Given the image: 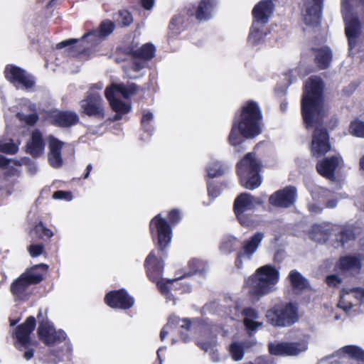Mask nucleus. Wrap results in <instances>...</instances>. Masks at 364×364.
Segmentation results:
<instances>
[{
  "label": "nucleus",
  "mask_w": 364,
  "mask_h": 364,
  "mask_svg": "<svg viewBox=\"0 0 364 364\" xmlns=\"http://www.w3.org/2000/svg\"><path fill=\"white\" fill-rule=\"evenodd\" d=\"M40 227L42 228L45 236L51 237L53 235V233L50 230L44 228L42 225L38 226V228Z\"/></svg>",
  "instance_id": "obj_60"
},
{
  "label": "nucleus",
  "mask_w": 364,
  "mask_h": 364,
  "mask_svg": "<svg viewBox=\"0 0 364 364\" xmlns=\"http://www.w3.org/2000/svg\"><path fill=\"white\" fill-rule=\"evenodd\" d=\"M363 302H364V289L354 288L348 291H343L338 305L345 311H348L353 306Z\"/></svg>",
  "instance_id": "obj_19"
},
{
  "label": "nucleus",
  "mask_w": 364,
  "mask_h": 364,
  "mask_svg": "<svg viewBox=\"0 0 364 364\" xmlns=\"http://www.w3.org/2000/svg\"><path fill=\"white\" fill-rule=\"evenodd\" d=\"M337 205V200L335 198H331L326 202V206L328 208H334Z\"/></svg>",
  "instance_id": "obj_61"
},
{
  "label": "nucleus",
  "mask_w": 364,
  "mask_h": 364,
  "mask_svg": "<svg viewBox=\"0 0 364 364\" xmlns=\"http://www.w3.org/2000/svg\"><path fill=\"white\" fill-rule=\"evenodd\" d=\"M274 8L272 0H262L255 6L252 10L254 21L252 25L251 39L253 38L254 32L258 31L260 23L265 25L268 22Z\"/></svg>",
  "instance_id": "obj_12"
},
{
  "label": "nucleus",
  "mask_w": 364,
  "mask_h": 364,
  "mask_svg": "<svg viewBox=\"0 0 364 364\" xmlns=\"http://www.w3.org/2000/svg\"><path fill=\"white\" fill-rule=\"evenodd\" d=\"M44 265H36L26 269L18 279L11 285V292L18 299H26V291L28 287L34 284L40 282L43 279V274L39 271L40 267Z\"/></svg>",
  "instance_id": "obj_7"
},
{
  "label": "nucleus",
  "mask_w": 364,
  "mask_h": 364,
  "mask_svg": "<svg viewBox=\"0 0 364 364\" xmlns=\"http://www.w3.org/2000/svg\"><path fill=\"white\" fill-rule=\"evenodd\" d=\"M323 0H305L304 21L306 25L316 26L321 18Z\"/></svg>",
  "instance_id": "obj_18"
},
{
  "label": "nucleus",
  "mask_w": 364,
  "mask_h": 364,
  "mask_svg": "<svg viewBox=\"0 0 364 364\" xmlns=\"http://www.w3.org/2000/svg\"><path fill=\"white\" fill-rule=\"evenodd\" d=\"M323 83L318 77L313 76L305 85L301 101L302 114L307 128L315 126L311 144V153L314 157L326 154L331 149L328 134L321 123L328 111L322 97Z\"/></svg>",
  "instance_id": "obj_1"
},
{
  "label": "nucleus",
  "mask_w": 364,
  "mask_h": 364,
  "mask_svg": "<svg viewBox=\"0 0 364 364\" xmlns=\"http://www.w3.org/2000/svg\"><path fill=\"white\" fill-rule=\"evenodd\" d=\"M260 203L259 198L247 193H241L235 198L234 210L241 225L248 226L252 224L251 213Z\"/></svg>",
  "instance_id": "obj_8"
},
{
  "label": "nucleus",
  "mask_w": 364,
  "mask_h": 364,
  "mask_svg": "<svg viewBox=\"0 0 364 364\" xmlns=\"http://www.w3.org/2000/svg\"><path fill=\"white\" fill-rule=\"evenodd\" d=\"M338 267L343 271L356 272L360 268V260L355 257H346L340 259Z\"/></svg>",
  "instance_id": "obj_33"
},
{
  "label": "nucleus",
  "mask_w": 364,
  "mask_h": 364,
  "mask_svg": "<svg viewBox=\"0 0 364 364\" xmlns=\"http://www.w3.org/2000/svg\"><path fill=\"white\" fill-rule=\"evenodd\" d=\"M261 112L258 105L254 102H250L242 108L238 119L234 121L229 136L230 143L234 146H240L243 142V138H253L261 133L260 122Z\"/></svg>",
  "instance_id": "obj_2"
},
{
  "label": "nucleus",
  "mask_w": 364,
  "mask_h": 364,
  "mask_svg": "<svg viewBox=\"0 0 364 364\" xmlns=\"http://www.w3.org/2000/svg\"><path fill=\"white\" fill-rule=\"evenodd\" d=\"M230 353L235 361L242 360L244 356L243 348L241 344L237 343H234L230 346Z\"/></svg>",
  "instance_id": "obj_41"
},
{
  "label": "nucleus",
  "mask_w": 364,
  "mask_h": 364,
  "mask_svg": "<svg viewBox=\"0 0 364 364\" xmlns=\"http://www.w3.org/2000/svg\"><path fill=\"white\" fill-rule=\"evenodd\" d=\"M178 279L166 280L161 279L157 281V286L161 293L168 299L173 298V294L169 292L175 291L178 285Z\"/></svg>",
  "instance_id": "obj_36"
},
{
  "label": "nucleus",
  "mask_w": 364,
  "mask_h": 364,
  "mask_svg": "<svg viewBox=\"0 0 364 364\" xmlns=\"http://www.w3.org/2000/svg\"><path fill=\"white\" fill-rule=\"evenodd\" d=\"M266 318L274 326H289L297 321L298 309L291 303L275 304L267 311Z\"/></svg>",
  "instance_id": "obj_6"
},
{
  "label": "nucleus",
  "mask_w": 364,
  "mask_h": 364,
  "mask_svg": "<svg viewBox=\"0 0 364 364\" xmlns=\"http://www.w3.org/2000/svg\"><path fill=\"white\" fill-rule=\"evenodd\" d=\"M154 118V115L151 112H147L144 114L143 117L141 119V124L144 128L146 127V125L149 124L150 121H151Z\"/></svg>",
  "instance_id": "obj_53"
},
{
  "label": "nucleus",
  "mask_w": 364,
  "mask_h": 364,
  "mask_svg": "<svg viewBox=\"0 0 364 364\" xmlns=\"http://www.w3.org/2000/svg\"><path fill=\"white\" fill-rule=\"evenodd\" d=\"M48 120L55 126L68 127L76 124L79 117L74 112L54 110L49 113Z\"/></svg>",
  "instance_id": "obj_21"
},
{
  "label": "nucleus",
  "mask_w": 364,
  "mask_h": 364,
  "mask_svg": "<svg viewBox=\"0 0 364 364\" xmlns=\"http://www.w3.org/2000/svg\"><path fill=\"white\" fill-rule=\"evenodd\" d=\"M307 346L305 343H274L269 345L272 355L293 356L305 351Z\"/></svg>",
  "instance_id": "obj_17"
},
{
  "label": "nucleus",
  "mask_w": 364,
  "mask_h": 364,
  "mask_svg": "<svg viewBox=\"0 0 364 364\" xmlns=\"http://www.w3.org/2000/svg\"><path fill=\"white\" fill-rule=\"evenodd\" d=\"M43 246L42 245H31L28 251L32 257L39 256L43 253Z\"/></svg>",
  "instance_id": "obj_47"
},
{
  "label": "nucleus",
  "mask_w": 364,
  "mask_h": 364,
  "mask_svg": "<svg viewBox=\"0 0 364 364\" xmlns=\"http://www.w3.org/2000/svg\"><path fill=\"white\" fill-rule=\"evenodd\" d=\"M48 140V161L50 165L55 168H60L63 165V159L60 154V149L63 142L59 141L53 136H50Z\"/></svg>",
  "instance_id": "obj_24"
},
{
  "label": "nucleus",
  "mask_w": 364,
  "mask_h": 364,
  "mask_svg": "<svg viewBox=\"0 0 364 364\" xmlns=\"http://www.w3.org/2000/svg\"><path fill=\"white\" fill-rule=\"evenodd\" d=\"M0 151L7 154H13L17 152L18 146L13 143L0 144Z\"/></svg>",
  "instance_id": "obj_44"
},
{
  "label": "nucleus",
  "mask_w": 364,
  "mask_h": 364,
  "mask_svg": "<svg viewBox=\"0 0 364 364\" xmlns=\"http://www.w3.org/2000/svg\"><path fill=\"white\" fill-rule=\"evenodd\" d=\"M208 195L213 198H215L220 194L219 190L215 186H211L208 185Z\"/></svg>",
  "instance_id": "obj_55"
},
{
  "label": "nucleus",
  "mask_w": 364,
  "mask_h": 364,
  "mask_svg": "<svg viewBox=\"0 0 364 364\" xmlns=\"http://www.w3.org/2000/svg\"><path fill=\"white\" fill-rule=\"evenodd\" d=\"M155 48L151 43H146L139 49L134 51L133 54L135 58L133 63V69L135 71H139L144 68L146 60H150L154 55Z\"/></svg>",
  "instance_id": "obj_23"
},
{
  "label": "nucleus",
  "mask_w": 364,
  "mask_h": 364,
  "mask_svg": "<svg viewBox=\"0 0 364 364\" xmlns=\"http://www.w3.org/2000/svg\"><path fill=\"white\" fill-rule=\"evenodd\" d=\"M137 90V86L133 83L127 85L121 83L112 84L106 88L105 97L112 109L116 112L115 120H119L122 114L128 113L131 109L129 104L122 102L118 97L122 96L126 99L129 98L136 94Z\"/></svg>",
  "instance_id": "obj_4"
},
{
  "label": "nucleus",
  "mask_w": 364,
  "mask_h": 364,
  "mask_svg": "<svg viewBox=\"0 0 364 364\" xmlns=\"http://www.w3.org/2000/svg\"><path fill=\"white\" fill-rule=\"evenodd\" d=\"M119 15L123 26H129L132 22V17L127 11H120Z\"/></svg>",
  "instance_id": "obj_48"
},
{
  "label": "nucleus",
  "mask_w": 364,
  "mask_h": 364,
  "mask_svg": "<svg viewBox=\"0 0 364 364\" xmlns=\"http://www.w3.org/2000/svg\"><path fill=\"white\" fill-rule=\"evenodd\" d=\"M296 197V188L289 186L272 194L269 200L272 205L287 208L294 203Z\"/></svg>",
  "instance_id": "obj_20"
},
{
  "label": "nucleus",
  "mask_w": 364,
  "mask_h": 364,
  "mask_svg": "<svg viewBox=\"0 0 364 364\" xmlns=\"http://www.w3.org/2000/svg\"><path fill=\"white\" fill-rule=\"evenodd\" d=\"M263 238V233L257 232L242 242L241 248L237 254L235 262L237 269H242L244 263L252 259L254 254L257 251Z\"/></svg>",
  "instance_id": "obj_9"
},
{
  "label": "nucleus",
  "mask_w": 364,
  "mask_h": 364,
  "mask_svg": "<svg viewBox=\"0 0 364 364\" xmlns=\"http://www.w3.org/2000/svg\"><path fill=\"white\" fill-rule=\"evenodd\" d=\"M198 345L199 346V347L201 349H203V350H204L205 351H207L210 348V346H211V344L210 343H198Z\"/></svg>",
  "instance_id": "obj_64"
},
{
  "label": "nucleus",
  "mask_w": 364,
  "mask_h": 364,
  "mask_svg": "<svg viewBox=\"0 0 364 364\" xmlns=\"http://www.w3.org/2000/svg\"><path fill=\"white\" fill-rule=\"evenodd\" d=\"M259 170V162L255 156L252 153L247 154L237 164V174L242 186L251 190L259 187L262 183Z\"/></svg>",
  "instance_id": "obj_5"
},
{
  "label": "nucleus",
  "mask_w": 364,
  "mask_h": 364,
  "mask_svg": "<svg viewBox=\"0 0 364 364\" xmlns=\"http://www.w3.org/2000/svg\"><path fill=\"white\" fill-rule=\"evenodd\" d=\"M190 265L193 267V271L195 272H199L203 270V268H201V266L203 265L202 262H200L198 259H193L190 262Z\"/></svg>",
  "instance_id": "obj_52"
},
{
  "label": "nucleus",
  "mask_w": 364,
  "mask_h": 364,
  "mask_svg": "<svg viewBox=\"0 0 364 364\" xmlns=\"http://www.w3.org/2000/svg\"><path fill=\"white\" fill-rule=\"evenodd\" d=\"M80 111L90 117L102 119L105 117L104 101L98 93H88L80 102Z\"/></svg>",
  "instance_id": "obj_11"
},
{
  "label": "nucleus",
  "mask_w": 364,
  "mask_h": 364,
  "mask_svg": "<svg viewBox=\"0 0 364 364\" xmlns=\"http://www.w3.org/2000/svg\"><path fill=\"white\" fill-rule=\"evenodd\" d=\"M316 193H318V195H320V194L321 195V196L322 198L321 200L323 203L326 202L325 198L330 196L331 194V193L329 191L324 189L323 188H318Z\"/></svg>",
  "instance_id": "obj_54"
},
{
  "label": "nucleus",
  "mask_w": 364,
  "mask_h": 364,
  "mask_svg": "<svg viewBox=\"0 0 364 364\" xmlns=\"http://www.w3.org/2000/svg\"><path fill=\"white\" fill-rule=\"evenodd\" d=\"M331 230V226L327 223L315 225L312 227L309 235L311 240L323 242L328 238Z\"/></svg>",
  "instance_id": "obj_31"
},
{
  "label": "nucleus",
  "mask_w": 364,
  "mask_h": 364,
  "mask_svg": "<svg viewBox=\"0 0 364 364\" xmlns=\"http://www.w3.org/2000/svg\"><path fill=\"white\" fill-rule=\"evenodd\" d=\"M309 211H311V213H318L321 210L320 207H318L316 204H310L309 205Z\"/></svg>",
  "instance_id": "obj_59"
},
{
  "label": "nucleus",
  "mask_w": 364,
  "mask_h": 364,
  "mask_svg": "<svg viewBox=\"0 0 364 364\" xmlns=\"http://www.w3.org/2000/svg\"><path fill=\"white\" fill-rule=\"evenodd\" d=\"M105 301L112 308L129 309L134 304L133 298L130 297L124 289L107 294Z\"/></svg>",
  "instance_id": "obj_22"
},
{
  "label": "nucleus",
  "mask_w": 364,
  "mask_h": 364,
  "mask_svg": "<svg viewBox=\"0 0 364 364\" xmlns=\"http://www.w3.org/2000/svg\"><path fill=\"white\" fill-rule=\"evenodd\" d=\"M289 278L295 290L300 291L307 287V281L297 271L291 270L289 274Z\"/></svg>",
  "instance_id": "obj_39"
},
{
  "label": "nucleus",
  "mask_w": 364,
  "mask_h": 364,
  "mask_svg": "<svg viewBox=\"0 0 364 364\" xmlns=\"http://www.w3.org/2000/svg\"><path fill=\"white\" fill-rule=\"evenodd\" d=\"M190 321L184 318L181 320L176 316H171L168 318L167 324L163 328L160 333V338L161 341H164L166 336L168 333L169 331L175 328H180L182 329L188 330L190 327Z\"/></svg>",
  "instance_id": "obj_29"
},
{
  "label": "nucleus",
  "mask_w": 364,
  "mask_h": 364,
  "mask_svg": "<svg viewBox=\"0 0 364 364\" xmlns=\"http://www.w3.org/2000/svg\"><path fill=\"white\" fill-rule=\"evenodd\" d=\"M53 198L55 199H65L70 200L72 199V195L70 192L58 191L54 192Z\"/></svg>",
  "instance_id": "obj_49"
},
{
  "label": "nucleus",
  "mask_w": 364,
  "mask_h": 364,
  "mask_svg": "<svg viewBox=\"0 0 364 364\" xmlns=\"http://www.w3.org/2000/svg\"><path fill=\"white\" fill-rule=\"evenodd\" d=\"M5 76L7 80L18 87H21L28 89L34 84V80L30 75L25 70L16 66L8 65L5 69Z\"/></svg>",
  "instance_id": "obj_16"
},
{
  "label": "nucleus",
  "mask_w": 364,
  "mask_h": 364,
  "mask_svg": "<svg viewBox=\"0 0 364 364\" xmlns=\"http://www.w3.org/2000/svg\"><path fill=\"white\" fill-rule=\"evenodd\" d=\"M103 88V84L102 82H98L94 84L90 87V90L89 93H95V90H101Z\"/></svg>",
  "instance_id": "obj_58"
},
{
  "label": "nucleus",
  "mask_w": 364,
  "mask_h": 364,
  "mask_svg": "<svg viewBox=\"0 0 364 364\" xmlns=\"http://www.w3.org/2000/svg\"><path fill=\"white\" fill-rule=\"evenodd\" d=\"M184 23H185L184 16H183L181 14L177 15L172 18L171 23H170V28L173 30L178 29Z\"/></svg>",
  "instance_id": "obj_46"
},
{
  "label": "nucleus",
  "mask_w": 364,
  "mask_h": 364,
  "mask_svg": "<svg viewBox=\"0 0 364 364\" xmlns=\"http://www.w3.org/2000/svg\"><path fill=\"white\" fill-rule=\"evenodd\" d=\"M45 144L41 133L35 130L31 133V139L26 145V151L33 157H38L43 154Z\"/></svg>",
  "instance_id": "obj_27"
},
{
  "label": "nucleus",
  "mask_w": 364,
  "mask_h": 364,
  "mask_svg": "<svg viewBox=\"0 0 364 364\" xmlns=\"http://www.w3.org/2000/svg\"><path fill=\"white\" fill-rule=\"evenodd\" d=\"M354 0H342V13L346 23V34L348 39L349 48L351 50L355 45V39L358 36L360 24L356 17L350 11V4Z\"/></svg>",
  "instance_id": "obj_10"
},
{
  "label": "nucleus",
  "mask_w": 364,
  "mask_h": 364,
  "mask_svg": "<svg viewBox=\"0 0 364 364\" xmlns=\"http://www.w3.org/2000/svg\"><path fill=\"white\" fill-rule=\"evenodd\" d=\"M205 170L209 178H216L223 176L228 170V166L215 159H211Z\"/></svg>",
  "instance_id": "obj_32"
},
{
  "label": "nucleus",
  "mask_w": 364,
  "mask_h": 364,
  "mask_svg": "<svg viewBox=\"0 0 364 364\" xmlns=\"http://www.w3.org/2000/svg\"><path fill=\"white\" fill-rule=\"evenodd\" d=\"M355 238V234L350 228H344L341 232L339 240L342 245Z\"/></svg>",
  "instance_id": "obj_42"
},
{
  "label": "nucleus",
  "mask_w": 364,
  "mask_h": 364,
  "mask_svg": "<svg viewBox=\"0 0 364 364\" xmlns=\"http://www.w3.org/2000/svg\"><path fill=\"white\" fill-rule=\"evenodd\" d=\"M77 41V39H70L68 41H62L60 43H58V47L59 48H64L68 45L75 43Z\"/></svg>",
  "instance_id": "obj_57"
},
{
  "label": "nucleus",
  "mask_w": 364,
  "mask_h": 364,
  "mask_svg": "<svg viewBox=\"0 0 364 364\" xmlns=\"http://www.w3.org/2000/svg\"><path fill=\"white\" fill-rule=\"evenodd\" d=\"M242 314L244 316V324L247 329L253 331L262 326V323L257 321L259 314L255 309L245 308Z\"/></svg>",
  "instance_id": "obj_30"
},
{
  "label": "nucleus",
  "mask_w": 364,
  "mask_h": 364,
  "mask_svg": "<svg viewBox=\"0 0 364 364\" xmlns=\"http://www.w3.org/2000/svg\"><path fill=\"white\" fill-rule=\"evenodd\" d=\"M345 354L348 355L350 357L364 361V351L356 346H346L341 348L340 350L336 351L333 356L343 355Z\"/></svg>",
  "instance_id": "obj_35"
},
{
  "label": "nucleus",
  "mask_w": 364,
  "mask_h": 364,
  "mask_svg": "<svg viewBox=\"0 0 364 364\" xmlns=\"http://www.w3.org/2000/svg\"><path fill=\"white\" fill-rule=\"evenodd\" d=\"M38 333L40 339L48 346L62 342L66 337L64 331H56L53 325L47 321H41L39 323Z\"/></svg>",
  "instance_id": "obj_15"
},
{
  "label": "nucleus",
  "mask_w": 364,
  "mask_h": 364,
  "mask_svg": "<svg viewBox=\"0 0 364 364\" xmlns=\"http://www.w3.org/2000/svg\"><path fill=\"white\" fill-rule=\"evenodd\" d=\"M145 264L149 278L154 281L156 280L157 277H160L163 272L164 263L158 259L154 251H152L148 255Z\"/></svg>",
  "instance_id": "obj_28"
},
{
  "label": "nucleus",
  "mask_w": 364,
  "mask_h": 364,
  "mask_svg": "<svg viewBox=\"0 0 364 364\" xmlns=\"http://www.w3.org/2000/svg\"><path fill=\"white\" fill-rule=\"evenodd\" d=\"M279 278V272L274 267L264 265L245 279L244 289L253 301H258L262 296L275 290Z\"/></svg>",
  "instance_id": "obj_3"
},
{
  "label": "nucleus",
  "mask_w": 364,
  "mask_h": 364,
  "mask_svg": "<svg viewBox=\"0 0 364 364\" xmlns=\"http://www.w3.org/2000/svg\"><path fill=\"white\" fill-rule=\"evenodd\" d=\"M210 356L213 361L217 362L219 360V354L216 350L211 351Z\"/></svg>",
  "instance_id": "obj_62"
},
{
  "label": "nucleus",
  "mask_w": 364,
  "mask_h": 364,
  "mask_svg": "<svg viewBox=\"0 0 364 364\" xmlns=\"http://www.w3.org/2000/svg\"><path fill=\"white\" fill-rule=\"evenodd\" d=\"M332 60L331 50L328 47H323L316 50L315 60L321 69L328 68Z\"/></svg>",
  "instance_id": "obj_34"
},
{
  "label": "nucleus",
  "mask_w": 364,
  "mask_h": 364,
  "mask_svg": "<svg viewBox=\"0 0 364 364\" xmlns=\"http://www.w3.org/2000/svg\"><path fill=\"white\" fill-rule=\"evenodd\" d=\"M16 116L21 121L25 122L29 125L34 124L38 120V115L35 112L28 115L22 113H17Z\"/></svg>",
  "instance_id": "obj_43"
},
{
  "label": "nucleus",
  "mask_w": 364,
  "mask_h": 364,
  "mask_svg": "<svg viewBox=\"0 0 364 364\" xmlns=\"http://www.w3.org/2000/svg\"><path fill=\"white\" fill-rule=\"evenodd\" d=\"M341 282L340 277L337 275H330L326 278V282L328 285L336 286Z\"/></svg>",
  "instance_id": "obj_51"
},
{
  "label": "nucleus",
  "mask_w": 364,
  "mask_h": 364,
  "mask_svg": "<svg viewBox=\"0 0 364 364\" xmlns=\"http://www.w3.org/2000/svg\"><path fill=\"white\" fill-rule=\"evenodd\" d=\"M236 241L237 240L235 237L228 236L223 240L221 245V248L229 251L235 245Z\"/></svg>",
  "instance_id": "obj_45"
},
{
  "label": "nucleus",
  "mask_w": 364,
  "mask_h": 364,
  "mask_svg": "<svg viewBox=\"0 0 364 364\" xmlns=\"http://www.w3.org/2000/svg\"><path fill=\"white\" fill-rule=\"evenodd\" d=\"M253 38L251 39L252 27L250 28V33L247 38V42L252 46H257L264 42L265 36L267 35V28L265 25L261 24L259 26V29L254 32Z\"/></svg>",
  "instance_id": "obj_38"
},
{
  "label": "nucleus",
  "mask_w": 364,
  "mask_h": 364,
  "mask_svg": "<svg viewBox=\"0 0 364 364\" xmlns=\"http://www.w3.org/2000/svg\"><path fill=\"white\" fill-rule=\"evenodd\" d=\"M150 229L152 235L156 231L159 247L161 249L165 248L171 242L172 235L171 229L166 219L157 215L151 220Z\"/></svg>",
  "instance_id": "obj_13"
},
{
  "label": "nucleus",
  "mask_w": 364,
  "mask_h": 364,
  "mask_svg": "<svg viewBox=\"0 0 364 364\" xmlns=\"http://www.w3.org/2000/svg\"><path fill=\"white\" fill-rule=\"evenodd\" d=\"M214 4L211 0H202L197 9L196 16L199 21L208 19L211 16V12Z\"/></svg>",
  "instance_id": "obj_37"
},
{
  "label": "nucleus",
  "mask_w": 364,
  "mask_h": 364,
  "mask_svg": "<svg viewBox=\"0 0 364 364\" xmlns=\"http://www.w3.org/2000/svg\"><path fill=\"white\" fill-rule=\"evenodd\" d=\"M349 132L355 136L364 138V122L358 120L352 122L349 126Z\"/></svg>",
  "instance_id": "obj_40"
},
{
  "label": "nucleus",
  "mask_w": 364,
  "mask_h": 364,
  "mask_svg": "<svg viewBox=\"0 0 364 364\" xmlns=\"http://www.w3.org/2000/svg\"><path fill=\"white\" fill-rule=\"evenodd\" d=\"M143 7L146 9H151L154 4V0H141Z\"/></svg>",
  "instance_id": "obj_56"
},
{
  "label": "nucleus",
  "mask_w": 364,
  "mask_h": 364,
  "mask_svg": "<svg viewBox=\"0 0 364 364\" xmlns=\"http://www.w3.org/2000/svg\"><path fill=\"white\" fill-rule=\"evenodd\" d=\"M36 326V319L33 316H29L26 321L17 327L16 331V338L20 343L27 346L30 343V333Z\"/></svg>",
  "instance_id": "obj_26"
},
{
  "label": "nucleus",
  "mask_w": 364,
  "mask_h": 364,
  "mask_svg": "<svg viewBox=\"0 0 364 364\" xmlns=\"http://www.w3.org/2000/svg\"><path fill=\"white\" fill-rule=\"evenodd\" d=\"M343 164L342 157L337 154L331 157H326L319 161L316 164V170L323 177L333 181L336 178L335 173L336 170L341 169Z\"/></svg>",
  "instance_id": "obj_14"
},
{
  "label": "nucleus",
  "mask_w": 364,
  "mask_h": 364,
  "mask_svg": "<svg viewBox=\"0 0 364 364\" xmlns=\"http://www.w3.org/2000/svg\"><path fill=\"white\" fill-rule=\"evenodd\" d=\"M114 29V23L109 20H106L102 22L99 30H95L85 34L82 38H87L92 45H96L101 40L112 33Z\"/></svg>",
  "instance_id": "obj_25"
},
{
  "label": "nucleus",
  "mask_w": 364,
  "mask_h": 364,
  "mask_svg": "<svg viewBox=\"0 0 364 364\" xmlns=\"http://www.w3.org/2000/svg\"><path fill=\"white\" fill-rule=\"evenodd\" d=\"M181 215L176 210H171L168 214V219L173 224L177 223L181 220Z\"/></svg>",
  "instance_id": "obj_50"
},
{
  "label": "nucleus",
  "mask_w": 364,
  "mask_h": 364,
  "mask_svg": "<svg viewBox=\"0 0 364 364\" xmlns=\"http://www.w3.org/2000/svg\"><path fill=\"white\" fill-rule=\"evenodd\" d=\"M33 356V350H26L23 355V357L27 360H30Z\"/></svg>",
  "instance_id": "obj_63"
}]
</instances>
